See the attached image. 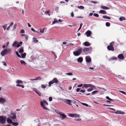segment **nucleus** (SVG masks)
<instances>
[{
  "label": "nucleus",
  "instance_id": "f257e3e1",
  "mask_svg": "<svg viewBox=\"0 0 126 126\" xmlns=\"http://www.w3.org/2000/svg\"><path fill=\"white\" fill-rule=\"evenodd\" d=\"M114 44V42H112L107 47V49L109 50L112 51H114V48L113 47V46Z\"/></svg>",
  "mask_w": 126,
  "mask_h": 126
},
{
  "label": "nucleus",
  "instance_id": "f03ea898",
  "mask_svg": "<svg viewBox=\"0 0 126 126\" xmlns=\"http://www.w3.org/2000/svg\"><path fill=\"white\" fill-rule=\"evenodd\" d=\"M82 51V49L80 48L78 49L77 50L74 51L73 53L74 55L75 56H78L80 55Z\"/></svg>",
  "mask_w": 126,
  "mask_h": 126
},
{
  "label": "nucleus",
  "instance_id": "7ed1b4c3",
  "mask_svg": "<svg viewBox=\"0 0 126 126\" xmlns=\"http://www.w3.org/2000/svg\"><path fill=\"white\" fill-rule=\"evenodd\" d=\"M6 119V116H0V122L1 124H4L5 122Z\"/></svg>",
  "mask_w": 126,
  "mask_h": 126
},
{
  "label": "nucleus",
  "instance_id": "20e7f679",
  "mask_svg": "<svg viewBox=\"0 0 126 126\" xmlns=\"http://www.w3.org/2000/svg\"><path fill=\"white\" fill-rule=\"evenodd\" d=\"M58 82V80L56 78H54L51 81H49V86L50 87L51 86V84L54 83L56 84Z\"/></svg>",
  "mask_w": 126,
  "mask_h": 126
},
{
  "label": "nucleus",
  "instance_id": "39448f33",
  "mask_svg": "<svg viewBox=\"0 0 126 126\" xmlns=\"http://www.w3.org/2000/svg\"><path fill=\"white\" fill-rule=\"evenodd\" d=\"M62 101L63 102L65 103L68 105H72V104H71L72 101L71 100L69 99H62Z\"/></svg>",
  "mask_w": 126,
  "mask_h": 126
},
{
  "label": "nucleus",
  "instance_id": "423d86ee",
  "mask_svg": "<svg viewBox=\"0 0 126 126\" xmlns=\"http://www.w3.org/2000/svg\"><path fill=\"white\" fill-rule=\"evenodd\" d=\"M68 115L69 116L72 117L79 118L80 117V116L79 114L76 113L69 114H68Z\"/></svg>",
  "mask_w": 126,
  "mask_h": 126
},
{
  "label": "nucleus",
  "instance_id": "0eeeda50",
  "mask_svg": "<svg viewBox=\"0 0 126 126\" xmlns=\"http://www.w3.org/2000/svg\"><path fill=\"white\" fill-rule=\"evenodd\" d=\"M92 50V48L91 47H84L83 49H82L83 52H88L89 51H91Z\"/></svg>",
  "mask_w": 126,
  "mask_h": 126
},
{
  "label": "nucleus",
  "instance_id": "6e6552de",
  "mask_svg": "<svg viewBox=\"0 0 126 126\" xmlns=\"http://www.w3.org/2000/svg\"><path fill=\"white\" fill-rule=\"evenodd\" d=\"M85 59L86 62L90 63L91 62V58L89 56H86L85 57Z\"/></svg>",
  "mask_w": 126,
  "mask_h": 126
},
{
  "label": "nucleus",
  "instance_id": "1a4fd4ad",
  "mask_svg": "<svg viewBox=\"0 0 126 126\" xmlns=\"http://www.w3.org/2000/svg\"><path fill=\"white\" fill-rule=\"evenodd\" d=\"M8 51L6 49H4L1 53V54L2 56H4L7 53V52Z\"/></svg>",
  "mask_w": 126,
  "mask_h": 126
},
{
  "label": "nucleus",
  "instance_id": "9d476101",
  "mask_svg": "<svg viewBox=\"0 0 126 126\" xmlns=\"http://www.w3.org/2000/svg\"><path fill=\"white\" fill-rule=\"evenodd\" d=\"M40 104L41 106L43 108L45 109L46 110H49L45 106V104L42 101H41L40 102Z\"/></svg>",
  "mask_w": 126,
  "mask_h": 126
},
{
  "label": "nucleus",
  "instance_id": "9b49d317",
  "mask_svg": "<svg viewBox=\"0 0 126 126\" xmlns=\"http://www.w3.org/2000/svg\"><path fill=\"white\" fill-rule=\"evenodd\" d=\"M118 58L120 60H123L124 58V57L122 54H119L118 56Z\"/></svg>",
  "mask_w": 126,
  "mask_h": 126
},
{
  "label": "nucleus",
  "instance_id": "f8f14e48",
  "mask_svg": "<svg viewBox=\"0 0 126 126\" xmlns=\"http://www.w3.org/2000/svg\"><path fill=\"white\" fill-rule=\"evenodd\" d=\"M85 34H86L87 37H89L91 34V32L90 31L88 30L86 32Z\"/></svg>",
  "mask_w": 126,
  "mask_h": 126
},
{
  "label": "nucleus",
  "instance_id": "ddd939ff",
  "mask_svg": "<svg viewBox=\"0 0 126 126\" xmlns=\"http://www.w3.org/2000/svg\"><path fill=\"white\" fill-rule=\"evenodd\" d=\"M83 44L85 46L87 47L91 45V44L88 42H86L84 43Z\"/></svg>",
  "mask_w": 126,
  "mask_h": 126
},
{
  "label": "nucleus",
  "instance_id": "4468645a",
  "mask_svg": "<svg viewBox=\"0 0 126 126\" xmlns=\"http://www.w3.org/2000/svg\"><path fill=\"white\" fill-rule=\"evenodd\" d=\"M100 8L102 9L108 10L110 9V8L106 6L101 5L100 6Z\"/></svg>",
  "mask_w": 126,
  "mask_h": 126
},
{
  "label": "nucleus",
  "instance_id": "2eb2a0df",
  "mask_svg": "<svg viewBox=\"0 0 126 126\" xmlns=\"http://www.w3.org/2000/svg\"><path fill=\"white\" fill-rule=\"evenodd\" d=\"M66 117V116L64 114H60V118L64 119Z\"/></svg>",
  "mask_w": 126,
  "mask_h": 126
},
{
  "label": "nucleus",
  "instance_id": "dca6fc26",
  "mask_svg": "<svg viewBox=\"0 0 126 126\" xmlns=\"http://www.w3.org/2000/svg\"><path fill=\"white\" fill-rule=\"evenodd\" d=\"M6 101L5 99L2 98L0 97V102L1 103H3L5 102Z\"/></svg>",
  "mask_w": 126,
  "mask_h": 126
},
{
  "label": "nucleus",
  "instance_id": "f3484780",
  "mask_svg": "<svg viewBox=\"0 0 126 126\" xmlns=\"http://www.w3.org/2000/svg\"><path fill=\"white\" fill-rule=\"evenodd\" d=\"M109 61H112V60H117V58L116 57H115L113 56V57H111V58L109 59Z\"/></svg>",
  "mask_w": 126,
  "mask_h": 126
},
{
  "label": "nucleus",
  "instance_id": "a211bd4d",
  "mask_svg": "<svg viewBox=\"0 0 126 126\" xmlns=\"http://www.w3.org/2000/svg\"><path fill=\"white\" fill-rule=\"evenodd\" d=\"M83 59L82 57H80L77 59V61L80 63H82L83 61Z\"/></svg>",
  "mask_w": 126,
  "mask_h": 126
},
{
  "label": "nucleus",
  "instance_id": "6ab92c4d",
  "mask_svg": "<svg viewBox=\"0 0 126 126\" xmlns=\"http://www.w3.org/2000/svg\"><path fill=\"white\" fill-rule=\"evenodd\" d=\"M16 83L17 84H22L23 83V81L20 80H18L16 81Z\"/></svg>",
  "mask_w": 126,
  "mask_h": 126
},
{
  "label": "nucleus",
  "instance_id": "aec40b11",
  "mask_svg": "<svg viewBox=\"0 0 126 126\" xmlns=\"http://www.w3.org/2000/svg\"><path fill=\"white\" fill-rule=\"evenodd\" d=\"M7 122L8 123L11 124L12 123V120L9 118H8L7 120Z\"/></svg>",
  "mask_w": 126,
  "mask_h": 126
},
{
  "label": "nucleus",
  "instance_id": "412c9836",
  "mask_svg": "<svg viewBox=\"0 0 126 126\" xmlns=\"http://www.w3.org/2000/svg\"><path fill=\"white\" fill-rule=\"evenodd\" d=\"M99 12L100 14H106L107 13V12L106 11L104 10H100L99 11Z\"/></svg>",
  "mask_w": 126,
  "mask_h": 126
},
{
  "label": "nucleus",
  "instance_id": "4be33fe9",
  "mask_svg": "<svg viewBox=\"0 0 126 126\" xmlns=\"http://www.w3.org/2000/svg\"><path fill=\"white\" fill-rule=\"evenodd\" d=\"M45 13L46 14V15H48L49 16H50V13L49 11H46L45 12Z\"/></svg>",
  "mask_w": 126,
  "mask_h": 126
},
{
  "label": "nucleus",
  "instance_id": "5701e85b",
  "mask_svg": "<svg viewBox=\"0 0 126 126\" xmlns=\"http://www.w3.org/2000/svg\"><path fill=\"white\" fill-rule=\"evenodd\" d=\"M18 50V52L20 53H22L24 51L23 49V48H19Z\"/></svg>",
  "mask_w": 126,
  "mask_h": 126
},
{
  "label": "nucleus",
  "instance_id": "b1692460",
  "mask_svg": "<svg viewBox=\"0 0 126 126\" xmlns=\"http://www.w3.org/2000/svg\"><path fill=\"white\" fill-rule=\"evenodd\" d=\"M17 42L16 41H15L12 44V46L15 47H16L17 45Z\"/></svg>",
  "mask_w": 126,
  "mask_h": 126
},
{
  "label": "nucleus",
  "instance_id": "393cba45",
  "mask_svg": "<svg viewBox=\"0 0 126 126\" xmlns=\"http://www.w3.org/2000/svg\"><path fill=\"white\" fill-rule=\"evenodd\" d=\"M88 84V87H91V88H94V89L96 88L94 86L90 84Z\"/></svg>",
  "mask_w": 126,
  "mask_h": 126
},
{
  "label": "nucleus",
  "instance_id": "a878e982",
  "mask_svg": "<svg viewBox=\"0 0 126 126\" xmlns=\"http://www.w3.org/2000/svg\"><path fill=\"white\" fill-rule=\"evenodd\" d=\"M16 86L17 87H21L22 88H24V86L23 85L17 84L16 85Z\"/></svg>",
  "mask_w": 126,
  "mask_h": 126
},
{
  "label": "nucleus",
  "instance_id": "bb28decb",
  "mask_svg": "<svg viewBox=\"0 0 126 126\" xmlns=\"http://www.w3.org/2000/svg\"><path fill=\"white\" fill-rule=\"evenodd\" d=\"M20 63L22 64L26 65V62L23 60H21L20 61Z\"/></svg>",
  "mask_w": 126,
  "mask_h": 126
},
{
  "label": "nucleus",
  "instance_id": "cd10ccee",
  "mask_svg": "<svg viewBox=\"0 0 126 126\" xmlns=\"http://www.w3.org/2000/svg\"><path fill=\"white\" fill-rule=\"evenodd\" d=\"M33 42L35 43H37L38 42V40L36 38H33Z\"/></svg>",
  "mask_w": 126,
  "mask_h": 126
},
{
  "label": "nucleus",
  "instance_id": "c85d7f7f",
  "mask_svg": "<svg viewBox=\"0 0 126 126\" xmlns=\"http://www.w3.org/2000/svg\"><path fill=\"white\" fill-rule=\"evenodd\" d=\"M103 18L107 19H110V18L109 16H103Z\"/></svg>",
  "mask_w": 126,
  "mask_h": 126
},
{
  "label": "nucleus",
  "instance_id": "c756f323",
  "mask_svg": "<svg viewBox=\"0 0 126 126\" xmlns=\"http://www.w3.org/2000/svg\"><path fill=\"white\" fill-rule=\"evenodd\" d=\"M119 20L120 21H122L123 20H126V19L125 18H124L123 17H121L120 18Z\"/></svg>",
  "mask_w": 126,
  "mask_h": 126
},
{
  "label": "nucleus",
  "instance_id": "7c9ffc66",
  "mask_svg": "<svg viewBox=\"0 0 126 126\" xmlns=\"http://www.w3.org/2000/svg\"><path fill=\"white\" fill-rule=\"evenodd\" d=\"M26 55V53H22L21 54V57L22 58H25Z\"/></svg>",
  "mask_w": 126,
  "mask_h": 126
},
{
  "label": "nucleus",
  "instance_id": "2f4dec72",
  "mask_svg": "<svg viewBox=\"0 0 126 126\" xmlns=\"http://www.w3.org/2000/svg\"><path fill=\"white\" fill-rule=\"evenodd\" d=\"M78 7L79 9H83L84 8V7L82 6H78Z\"/></svg>",
  "mask_w": 126,
  "mask_h": 126
},
{
  "label": "nucleus",
  "instance_id": "473e14b6",
  "mask_svg": "<svg viewBox=\"0 0 126 126\" xmlns=\"http://www.w3.org/2000/svg\"><path fill=\"white\" fill-rule=\"evenodd\" d=\"M36 93L39 96H41V94L40 92L39 91H36Z\"/></svg>",
  "mask_w": 126,
  "mask_h": 126
},
{
  "label": "nucleus",
  "instance_id": "72a5a7b5",
  "mask_svg": "<svg viewBox=\"0 0 126 126\" xmlns=\"http://www.w3.org/2000/svg\"><path fill=\"white\" fill-rule=\"evenodd\" d=\"M12 124L14 126H17L18 124V123L16 122H13Z\"/></svg>",
  "mask_w": 126,
  "mask_h": 126
},
{
  "label": "nucleus",
  "instance_id": "f704fd0d",
  "mask_svg": "<svg viewBox=\"0 0 126 126\" xmlns=\"http://www.w3.org/2000/svg\"><path fill=\"white\" fill-rule=\"evenodd\" d=\"M11 118L13 119H16V114L13 115V116Z\"/></svg>",
  "mask_w": 126,
  "mask_h": 126
},
{
  "label": "nucleus",
  "instance_id": "c9c22d12",
  "mask_svg": "<svg viewBox=\"0 0 126 126\" xmlns=\"http://www.w3.org/2000/svg\"><path fill=\"white\" fill-rule=\"evenodd\" d=\"M42 102L43 103H45L47 105H48V104L47 102L44 100H43Z\"/></svg>",
  "mask_w": 126,
  "mask_h": 126
},
{
  "label": "nucleus",
  "instance_id": "e433bc0d",
  "mask_svg": "<svg viewBox=\"0 0 126 126\" xmlns=\"http://www.w3.org/2000/svg\"><path fill=\"white\" fill-rule=\"evenodd\" d=\"M58 22V20L57 19L55 20L54 21L52 22V24H54Z\"/></svg>",
  "mask_w": 126,
  "mask_h": 126
},
{
  "label": "nucleus",
  "instance_id": "4c0bfd02",
  "mask_svg": "<svg viewBox=\"0 0 126 126\" xmlns=\"http://www.w3.org/2000/svg\"><path fill=\"white\" fill-rule=\"evenodd\" d=\"M98 92V91H94L91 94L92 95H94L95 93H97Z\"/></svg>",
  "mask_w": 126,
  "mask_h": 126
},
{
  "label": "nucleus",
  "instance_id": "58836bf2",
  "mask_svg": "<svg viewBox=\"0 0 126 126\" xmlns=\"http://www.w3.org/2000/svg\"><path fill=\"white\" fill-rule=\"evenodd\" d=\"M16 54L18 57L20 58H21V56L19 54L18 52L17 51L16 52Z\"/></svg>",
  "mask_w": 126,
  "mask_h": 126
},
{
  "label": "nucleus",
  "instance_id": "ea45409f",
  "mask_svg": "<svg viewBox=\"0 0 126 126\" xmlns=\"http://www.w3.org/2000/svg\"><path fill=\"white\" fill-rule=\"evenodd\" d=\"M106 98L110 101H113L112 99L110 98L108 96H106Z\"/></svg>",
  "mask_w": 126,
  "mask_h": 126
},
{
  "label": "nucleus",
  "instance_id": "a19ab883",
  "mask_svg": "<svg viewBox=\"0 0 126 126\" xmlns=\"http://www.w3.org/2000/svg\"><path fill=\"white\" fill-rule=\"evenodd\" d=\"M52 53L54 55V56L55 57V58H56L57 57V56L55 54V53L53 51H51Z\"/></svg>",
  "mask_w": 126,
  "mask_h": 126
},
{
  "label": "nucleus",
  "instance_id": "79ce46f5",
  "mask_svg": "<svg viewBox=\"0 0 126 126\" xmlns=\"http://www.w3.org/2000/svg\"><path fill=\"white\" fill-rule=\"evenodd\" d=\"M106 25L107 27H109L110 26V23L108 22H107L106 23Z\"/></svg>",
  "mask_w": 126,
  "mask_h": 126
},
{
  "label": "nucleus",
  "instance_id": "37998d69",
  "mask_svg": "<svg viewBox=\"0 0 126 126\" xmlns=\"http://www.w3.org/2000/svg\"><path fill=\"white\" fill-rule=\"evenodd\" d=\"M41 87L42 88H43V89H45L46 87V86L45 85H44V84L42 85H41Z\"/></svg>",
  "mask_w": 126,
  "mask_h": 126
},
{
  "label": "nucleus",
  "instance_id": "c03bdc74",
  "mask_svg": "<svg viewBox=\"0 0 126 126\" xmlns=\"http://www.w3.org/2000/svg\"><path fill=\"white\" fill-rule=\"evenodd\" d=\"M66 75H68L72 76L73 75L72 73H66L65 74Z\"/></svg>",
  "mask_w": 126,
  "mask_h": 126
},
{
  "label": "nucleus",
  "instance_id": "a18cd8bd",
  "mask_svg": "<svg viewBox=\"0 0 126 126\" xmlns=\"http://www.w3.org/2000/svg\"><path fill=\"white\" fill-rule=\"evenodd\" d=\"M94 88H91L90 89H88L87 90V91L88 92H90L93 90V89Z\"/></svg>",
  "mask_w": 126,
  "mask_h": 126
},
{
  "label": "nucleus",
  "instance_id": "49530a36",
  "mask_svg": "<svg viewBox=\"0 0 126 126\" xmlns=\"http://www.w3.org/2000/svg\"><path fill=\"white\" fill-rule=\"evenodd\" d=\"M119 92H120L121 93L124 94H125V95L126 94V93L125 92H124V91L119 90Z\"/></svg>",
  "mask_w": 126,
  "mask_h": 126
},
{
  "label": "nucleus",
  "instance_id": "de8ad7c7",
  "mask_svg": "<svg viewBox=\"0 0 126 126\" xmlns=\"http://www.w3.org/2000/svg\"><path fill=\"white\" fill-rule=\"evenodd\" d=\"M41 79V78H40L39 77H37L36 78V79H34V80H40Z\"/></svg>",
  "mask_w": 126,
  "mask_h": 126
},
{
  "label": "nucleus",
  "instance_id": "09e8293b",
  "mask_svg": "<svg viewBox=\"0 0 126 126\" xmlns=\"http://www.w3.org/2000/svg\"><path fill=\"white\" fill-rule=\"evenodd\" d=\"M45 28H43L42 30V29H40V32H41V33H43L44 32V29H45Z\"/></svg>",
  "mask_w": 126,
  "mask_h": 126
},
{
  "label": "nucleus",
  "instance_id": "8fccbe9b",
  "mask_svg": "<svg viewBox=\"0 0 126 126\" xmlns=\"http://www.w3.org/2000/svg\"><path fill=\"white\" fill-rule=\"evenodd\" d=\"M81 104L86 107H88V104L85 103H82Z\"/></svg>",
  "mask_w": 126,
  "mask_h": 126
},
{
  "label": "nucleus",
  "instance_id": "3c124183",
  "mask_svg": "<svg viewBox=\"0 0 126 126\" xmlns=\"http://www.w3.org/2000/svg\"><path fill=\"white\" fill-rule=\"evenodd\" d=\"M7 25L6 24L5 25L3 26L2 27L4 29V30H5L6 29V28L7 27Z\"/></svg>",
  "mask_w": 126,
  "mask_h": 126
},
{
  "label": "nucleus",
  "instance_id": "603ef678",
  "mask_svg": "<svg viewBox=\"0 0 126 126\" xmlns=\"http://www.w3.org/2000/svg\"><path fill=\"white\" fill-rule=\"evenodd\" d=\"M82 23H81L80 24V27H79V29H78V31H79L81 28V27H82Z\"/></svg>",
  "mask_w": 126,
  "mask_h": 126
},
{
  "label": "nucleus",
  "instance_id": "864d4df0",
  "mask_svg": "<svg viewBox=\"0 0 126 126\" xmlns=\"http://www.w3.org/2000/svg\"><path fill=\"white\" fill-rule=\"evenodd\" d=\"M91 2L94 4H97L98 3V2L97 1H91Z\"/></svg>",
  "mask_w": 126,
  "mask_h": 126
},
{
  "label": "nucleus",
  "instance_id": "5fc2aeb1",
  "mask_svg": "<svg viewBox=\"0 0 126 126\" xmlns=\"http://www.w3.org/2000/svg\"><path fill=\"white\" fill-rule=\"evenodd\" d=\"M56 112L57 113L60 114H60H61V112L58 110H57L56 111Z\"/></svg>",
  "mask_w": 126,
  "mask_h": 126
},
{
  "label": "nucleus",
  "instance_id": "6e6d98bb",
  "mask_svg": "<svg viewBox=\"0 0 126 126\" xmlns=\"http://www.w3.org/2000/svg\"><path fill=\"white\" fill-rule=\"evenodd\" d=\"M20 33H25V31L23 29H22L21 30Z\"/></svg>",
  "mask_w": 126,
  "mask_h": 126
},
{
  "label": "nucleus",
  "instance_id": "4d7b16f0",
  "mask_svg": "<svg viewBox=\"0 0 126 126\" xmlns=\"http://www.w3.org/2000/svg\"><path fill=\"white\" fill-rule=\"evenodd\" d=\"M32 89L33 90V91H34L35 92L36 91H37V90L36 88H32Z\"/></svg>",
  "mask_w": 126,
  "mask_h": 126
},
{
  "label": "nucleus",
  "instance_id": "13d9d810",
  "mask_svg": "<svg viewBox=\"0 0 126 126\" xmlns=\"http://www.w3.org/2000/svg\"><path fill=\"white\" fill-rule=\"evenodd\" d=\"M48 99H49V101H51L52 100V97H50Z\"/></svg>",
  "mask_w": 126,
  "mask_h": 126
},
{
  "label": "nucleus",
  "instance_id": "bf43d9fd",
  "mask_svg": "<svg viewBox=\"0 0 126 126\" xmlns=\"http://www.w3.org/2000/svg\"><path fill=\"white\" fill-rule=\"evenodd\" d=\"M16 24H15L14 26L13 30H14L16 28Z\"/></svg>",
  "mask_w": 126,
  "mask_h": 126
},
{
  "label": "nucleus",
  "instance_id": "052dcab7",
  "mask_svg": "<svg viewBox=\"0 0 126 126\" xmlns=\"http://www.w3.org/2000/svg\"><path fill=\"white\" fill-rule=\"evenodd\" d=\"M88 84H84V86L85 88H87V87H88Z\"/></svg>",
  "mask_w": 126,
  "mask_h": 126
},
{
  "label": "nucleus",
  "instance_id": "680f3d73",
  "mask_svg": "<svg viewBox=\"0 0 126 126\" xmlns=\"http://www.w3.org/2000/svg\"><path fill=\"white\" fill-rule=\"evenodd\" d=\"M74 120L75 121H80L81 120V119L80 118H79L78 119H75Z\"/></svg>",
  "mask_w": 126,
  "mask_h": 126
},
{
  "label": "nucleus",
  "instance_id": "e2e57ef3",
  "mask_svg": "<svg viewBox=\"0 0 126 126\" xmlns=\"http://www.w3.org/2000/svg\"><path fill=\"white\" fill-rule=\"evenodd\" d=\"M2 63H3V64L4 66H6L7 64L5 62H3Z\"/></svg>",
  "mask_w": 126,
  "mask_h": 126
},
{
  "label": "nucleus",
  "instance_id": "0e129e2a",
  "mask_svg": "<svg viewBox=\"0 0 126 126\" xmlns=\"http://www.w3.org/2000/svg\"><path fill=\"white\" fill-rule=\"evenodd\" d=\"M74 45V44L72 43H69L68 45H67V46H68L70 45Z\"/></svg>",
  "mask_w": 126,
  "mask_h": 126
},
{
  "label": "nucleus",
  "instance_id": "69168bd1",
  "mask_svg": "<svg viewBox=\"0 0 126 126\" xmlns=\"http://www.w3.org/2000/svg\"><path fill=\"white\" fill-rule=\"evenodd\" d=\"M80 92H81L82 93H84L85 92V91L82 90H80Z\"/></svg>",
  "mask_w": 126,
  "mask_h": 126
},
{
  "label": "nucleus",
  "instance_id": "338daca9",
  "mask_svg": "<svg viewBox=\"0 0 126 126\" xmlns=\"http://www.w3.org/2000/svg\"><path fill=\"white\" fill-rule=\"evenodd\" d=\"M59 9V7H55V10H58Z\"/></svg>",
  "mask_w": 126,
  "mask_h": 126
},
{
  "label": "nucleus",
  "instance_id": "774afa93",
  "mask_svg": "<svg viewBox=\"0 0 126 126\" xmlns=\"http://www.w3.org/2000/svg\"><path fill=\"white\" fill-rule=\"evenodd\" d=\"M80 88H78L76 89V91L77 92H78L80 90Z\"/></svg>",
  "mask_w": 126,
  "mask_h": 126
}]
</instances>
